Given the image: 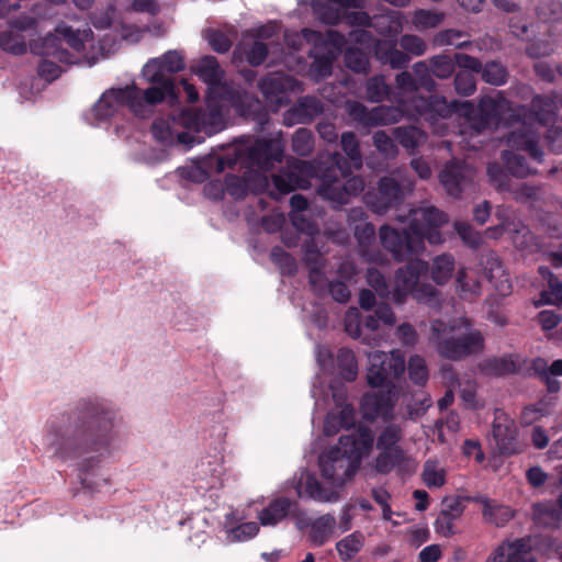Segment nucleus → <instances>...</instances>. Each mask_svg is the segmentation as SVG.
I'll return each mask as SVG.
<instances>
[{
  "mask_svg": "<svg viewBox=\"0 0 562 562\" xmlns=\"http://www.w3.org/2000/svg\"><path fill=\"white\" fill-rule=\"evenodd\" d=\"M115 419L116 412L109 402L81 400L71 409L47 422L46 446L61 460L91 452L102 456L114 440Z\"/></svg>",
  "mask_w": 562,
  "mask_h": 562,
  "instance_id": "nucleus-1",
  "label": "nucleus"
},
{
  "mask_svg": "<svg viewBox=\"0 0 562 562\" xmlns=\"http://www.w3.org/2000/svg\"><path fill=\"white\" fill-rule=\"evenodd\" d=\"M347 169L348 162L339 153L321 156L314 162L292 159L272 176V182L280 194H289L308 189L311 180L317 178L321 181L317 193L340 206L359 195L366 186L360 176L347 177Z\"/></svg>",
  "mask_w": 562,
  "mask_h": 562,
  "instance_id": "nucleus-2",
  "label": "nucleus"
},
{
  "mask_svg": "<svg viewBox=\"0 0 562 562\" xmlns=\"http://www.w3.org/2000/svg\"><path fill=\"white\" fill-rule=\"evenodd\" d=\"M372 441L370 430L364 427H358L351 434L341 436L338 446L318 459L322 475L330 487H325L314 475H307L305 493L308 497L321 503L337 502L339 495L336 488L356 474Z\"/></svg>",
  "mask_w": 562,
  "mask_h": 562,
  "instance_id": "nucleus-3",
  "label": "nucleus"
},
{
  "mask_svg": "<svg viewBox=\"0 0 562 562\" xmlns=\"http://www.w3.org/2000/svg\"><path fill=\"white\" fill-rule=\"evenodd\" d=\"M407 220L408 228L398 231L384 224L379 229L381 245L398 262L423 252L425 239L431 245L443 243L439 228L449 221V217L436 206L425 204L411 210Z\"/></svg>",
  "mask_w": 562,
  "mask_h": 562,
  "instance_id": "nucleus-4",
  "label": "nucleus"
},
{
  "mask_svg": "<svg viewBox=\"0 0 562 562\" xmlns=\"http://www.w3.org/2000/svg\"><path fill=\"white\" fill-rule=\"evenodd\" d=\"M368 360L367 382L371 387L380 390L368 392L362 396L363 416L369 420L381 418L384 422H391L398 396L394 382L405 371V358L401 350L394 349L390 352H370Z\"/></svg>",
  "mask_w": 562,
  "mask_h": 562,
  "instance_id": "nucleus-5",
  "label": "nucleus"
},
{
  "mask_svg": "<svg viewBox=\"0 0 562 562\" xmlns=\"http://www.w3.org/2000/svg\"><path fill=\"white\" fill-rule=\"evenodd\" d=\"M192 71L207 86V95L226 100L235 113L254 121L261 131L269 121V114L261 101L245 91L239 85L225 81V71L214 56H203Z\"/></svg>",
  "mask_w": 562,
  "mask_h": 562,
  "instance_id": "nucleus-6",
  "label": "nucleus"
},
{
  "mask_svg": "<svg viewBox=\"0 0 562 562\" xmlns=\"http://www.w3.org/2000/svg\"><path fill=\"white\" fill-rule=\"evenodd\" d=\"M429 340L441 358L452 361L483 351L485 342L483 334L465 317L431 321Z\"/></svg>",
  "mask_w": 562,
  "mask_h": 562,
  "instance_id": "nucleus-7",
  "label": "nucleus"
},
{
  "mask_svg": "<svg viewBox=\"0 0 562 562\" xmlns=\"http://www.w3.org/2000/svg\"><path fill=\"white\" fill-rule=\"evenodd\" d=\"M283 149L278 140L245 137L217 159L216 171L223 172L238 164L248 168L257 167L268 170L274 162L281 161Z\"/></svg>",
  "mask_w": 562,
  "mask_h": 562,
  "instance_id": "nucleus-8",
  "label": "nucleus"
},
{
  "mask_svg": "<svg viewBox=\"0 0 562 562\" xmlns=\"http://www.w3.org/2000/svg\"><path fill=\"white\" fill-rule=\"evenodd\" d=\"M184 68L183 55L179 50H168L161 57L149 59L142 74L151 86L145 89L147 103L154 105L169 99L175 101L178 95L171 74Z\"/></svg>",
  "mask_w": 562,
  "mask_h": 562,
  "instance_id": "nucleus-9",
  "label": "nucleus"
},
{
  "mask_svg": "<svg viewBox=\"0 0 562 562\" xmlns=\"http://www.w3.org/2000/svg\"><path fill=\"white\" fill-rule=\"evenodd\" d=\"M398 109L402 114L408 112L434 121L436 117H446L449 113L445 98L438 95L424 97L418 93L417 80L409 71H402L395 77Z\"/></svg>",
  "mask_w": 562,
  "mask_h": 562,
  "instance_id": "nucleus-10",
  "label": "nucleus"
},
{
  "mask_svg": "<svg viewBox=\"0 0 562 562\" xmlns=\"http://www.w3.org/2000/svg\"><path fill=\"white\" fill-rule=\"evenodd\" d=\"M121 106H127L136 116L145 119L151 115L154 104L147 103L144 90L132 85L105 91L93 105L92 112L98 120L103 121L117 113Z\"/></svg>",
  "mask_w": 562,
  "mask_h": 562,
  "instance_id": "nucleus-11",
  "label": "nucleus"
},
{
  "mask_svg": "<svg viewBox=\"0 0 562 562\" xmlns=\"http://www.w3.org/2000/svg\"><path fill=\"white\" fill-rule=\"evenodd\" d=\"M226 100L218 97L207 95L205 106L199 110L181 109L173 119V123H179L183 128L196 133H204L212 136L226 127L227 109Z\"/></svg>",
  "mask_w": 562,
  "mask_h": 562,
  "instance_id": "nucleus-12",
  "label": "nucleus"
},
{
  "mask_svg": "<svg viewBox=\"0 0 562 562\" xmlns=\"http://www.w3.org/2000/svg\"><path fill=\"white\" fill-rule=\"evenodd\" d=\"M413 190V182L400 171L382 177L376 191L367 193L364 196L367 205L376 214H384L390 209L397 207L405 199V195Z\"/></svg>",
  "mask_w": 562,
  "mask_h": 562,
  "instance_id": "nucleus-13",
  "label": "nucleus"
},
{
  "mask_svg": "<svg viewBox=\"0 0 562 562\" xmlns=\"http://www.w3.org/2000/svg\"><path fill=\"white\" fill-rule=\"evenodd\" d=\"M30 48L33 54L43 57L37 72L41 78L48 82L57 79L61 74L60 67L54 60L65 64L76 63L72 55L61 47L60 41L56 35H46L43 38L33 41Z\"/></svg>",
  "mask_w": 562,
  "mask_h": 562,
  "instance_id": "nucleus-14",
  "label": "nucleus"
},
{
  "mask_svg": "<svg viewBox=\"0 0 562 562\" xmlns=\"http://www.w3.org/2000/svg\"><path fill=\"white\" fill-rule=\"evenodd\" d=\"M345 109L349 116L367 127L394 124L402 119L401 110L395 106L379 105L368 110L361 102L348 100Z\"/></svg>",
  "mask_w": 562,
  "mask_h": 562,
  "instance_id": "nucleus-15",
  "label": "nucleus"
},
{
  "mask_svg": "<svg viewBox=\"0 0 562 562\" xmlns=\"http://www.w3.org/2000/svg\"><path fill=\"white\" fill-rule=\"evenodd\" d=\"M428 269V263L420 259H412L404 267L398 268L395 272L392 301L398 305L404 304Z\"/></svg>",
  "mask_w": 562,
  "mask_h": 562,
  "instance_id": "nucleus-16",
  "label": "nucleus"
},
{
  "mask_svg": "<svg viewBox=\"0 0 562 562\" xmlns=\"http://www.w3.org/2000/svg\"><path fill=\"white\" fill-rule=\"evenodd\" d=\"M474 179V169L458 160L448 162L440 172V182L447 193L460 198L462 192L471 187Z\"/></svg>",
  "mask_w": 562,
  "mask_h": 562,
  "instance_id": "nucleus-17",
  "label": "nucleus"
},
{
  "mask_svg": "<svg viewBox=\"0 0 562 562\" xmlns=\"http://www.w3.org/2000/svg\"><path fill=\"white\" fill-rule=\"evenodd\" d=\"M502 108L501 101L493 98H483L480 101L477 111L467 119L461 134L465 135L469 133L471 138L479 136L492 124L497 123L498 113Z\"/></svg>",
  "mask_w": 562,
  "mask_h": 562,
  "instance_id": "nucleus-18",
  "label": "nucleus"
},
{
  "mask_svg": "<svg viewBox=\"0 0 562 562\" xmlns=\"http://www.w3.org/2000/svg\"><path fill=\"white\" fill-rule=\"evenodd\" d=\"M492 434L501 454L510 456L518 451L515 423L501 409L495 412Z\"/></svg>",
  "mask_w": 562,
  "mask_h": 562,
  "instance_id": "nucleus-19",
  "label": "nucleus"
},
{
  "mask_svg": "<svg viewBox=\"0 0 562 562\" xmlns=\"http://www.w3.org/2000/svg\"><path fill=\"white\" fill-rule=\"evenodd\" d=\"M179 110L175 111L168 119H156L151 125L153 136L161 143H172L175 138L179 143L192 147L195 143H201L203 137L190 135L188 132H181L183 128L179 123H173L175 116Z\"/></svg>",
  "mask_w": 562,
  "mask_h": 562,
  "instance_id": "nucleus-20",
  "label": "nucleus"
},
{
  "mask_svg": "<svg viewBox=\"0 0 562 562\" xmlns=\"http://www.w3.org/2000/svg\"><path fill=\"white\" fill-rule=\"evenodd\" d=\"M540 134L535 131L531 124L526 122L513 130L507 136V144L509 147L525 150L529 156L538 162L542 161L543 151L539 146Z\"/></svg>",
  "mask_w": 562,
  "mask_h": 562,
  "instance_id": "nucleus-21",
  "label": "nucleus"
},
{
  "mask_svg": "<svg viewBox=\"0 0 562 562\" xmlns=\"http://www.w3.org/2000/svg\"><path fill=\"white\" fill-rule=\"evenodd\" d=\"M323 112L322 102L315 97H303L284 115L289 124L310 123Z\"/></svg>",
  "mask_w": 562,
  "mask_h": 562,
  "instance_id": "nucleus-22",
  "label": "nucleus"
},
{
  "mask_svg": "<svg viewBox=\"0 0 562 562\" xmlns=\"http://www.w3.org/2000/svg\"><path fill=\"white\" fill-rule=\"evenodd\" d=\"M463 512L464 505L459 498L446 499L443 508L434 524L436 532L443 537L454 535V524L462 516Z\"/></svg>",
  "mask_w": 562,
  "mask_h": 562,
  "instance_id": "nucleus-23",
  "label": "nucleus"
},
{
  "mask_svg": "<svg viewBox=\"0 0 562 562\" xmlns=\"http://www.w3.org/2000/svg\"><path fill=\"white\" fill-rule=\"evenodd\" d=\"M296 505L295 501L288 497H277L258 513V519L262 526H276L284 520Z\"/></svg>",
  "mask_w": 562,
  "mask_h": 562,
  "instance_id": "nucleus-24",
  "label": "nucleus"
},
{
  "mask_svg": "<svg viewBox=\"0 0 562 562\" xmlns=\"http://www.w3.org/2000/svg\"><path fill=\"white\" fill-rule=\"evenodd\" d=\"M374 462V469L380 474H389L394 469L403 471L406 469L409 458L403 448H381L379 449Z\"/></svg>",
  "mask_w": 562,
  "mask_h": 562,
  "instance_id": "nucleus-25",
  "label": "nucleus"
},
{
  "mask_svg": "<svg viewBox=\"0 0 562 562\" xmlns=\"http://www.w3.org/2000/svg\"><path fill=\"white\" fill-rule=\"evenodd\" d=\"M492 562H529V546L525 539L504 542L498 546L492 557Z\"/></svg>",
  "mask_w": 562,
  "mask_h": 562,
  "instance_id": "nucleus-26",
  "label": "nucleus"
},
{
  "mask_svg": "<svg viewBox=\"0 0 562 562\" xmlns=\"http://www.w3.org/2000/svg\"><path fill=\"white\" fill-rule=\"evenodd\" d=\"M519 369V359L514 355L487 358L480 363V370L488 376H504L516 373Z\"/></svg>",
  "mask_w": 562,
  "mask_h": 562,
  "instance_id": "nucleus-27",
  "label": "nucleus"
},
{
  "mask_svg": "<svg viewBox=\"0 0 562 562\" xmlns=\"http://www.w3.org/2000/svg\"><path fill=\"white\" fill-rule=\"evenodd\" d=\"M475 501L482 505L483 519L487 524L495 527H503L514 517V512L510 507L502 505L486 496H480Z\"/></svg>",
  "mask_w": 562,
  "mask_h": 562,
  "instance_id": "nucleus-28",
  "label": "nucleus"
},
{
  "mask_svg": "<svg viewBox=\"0 0 562 562\" xmlns=\"http://www.w3.org/2000/svg\"><path fill=\"white\" fill-rule=\"evenodd\" d=\"M558 111V100L552 95H536L531 100L530 112L535 121L542 125L554 123Z\"/></svg>",
  "mask_w": 562,
  "mask_h": 562,
  "instance_id": "nucleus-29",
  "label": "nucleus"
},
{
  "mask_svg": "<svg viewBox=\"0 0 562 562\" xmlns=\"http://www.w3.org/2000/svg\"><path fill=\"white\" fill-rule=\"evenodd\" d=\"M48 35H56L61 46L64 41L74 52L81 53L85 50L86 41L92 35V31L89 27L75 31L71 26L60 23L56 26L55 33Z\"/></svg>",
  "mask_w": 562,
  "mask_h": 562,
  "instance_id": "nucleus-30",
  "label": "nucleus"
},
{
  "mask_svg": "<svg viewBox=\"0 0 562 562\" xmlns=\"http://www.w3.org/2000/svg\"><path fill=\"white\" fill-rule=\"evenodd\" d=\"M259 89L267 101L281 105L286 101V88L281 76L273 74L259 81Z\"/></svg>",
  "mask_w": 562,
  "mask_h": 562,
  "instance_id": "nucleus-31",
  "label": "nucleus"
},
{
  "mask_svg": "<svg viewBox=\"0 0 562 562\" xmlns=\"http://www.w3.org/2000/svg\"><path fill=\"white\" fill-rule=\"evenodd\" d=\"M335 525L336 519L330 514L323 515L313 520L310 531L312 542L316 546H323L333 536Z\"/></svg>",
  "mask_w": 562,
  "mask_h": 562,
  "instance_id": "nucleus-32",
  "label": "nucleus"
},
{
  "mask_svg": "<svg viewBox=\"0 0 562 562\" xmlns=\"http://www.w3.org/2000/svg\"><path fill=\"white\" fill-rule=\"evenodd\" d=\"M562 516L554 503H540L533 506V520L542 527L558 528Z\"/></svg>",
  "mask_w": 562,
  "mask_h": 562,
  "instance_id": "nucleus-33",
  "label": "nucleus"
},
{
  "mask_svg": "<svg viewBox=\"0 0 562 562\" xmlns=\"http://www.w3.org/2000/svg\"><path fill=\"white\" fill-rule=\"evenodd\" d=\"M501 157L505 168L513 177L526 178L536 172V170L528 165L526 158L520 154L512 150H503Z\"/></svg>",
  "mask_w": 562,
  "mask_h": 562,
  "instance_id": "nucleus-34",
  "label": "nucleus"
},
{
  "mask_svg": "<svg viewBox=\"0 0 562 562\" xmlns=\"http://www.w3.org/2000/svg\"><path fill=\"white\" fill-rule=\"evenodd\" d=\"M454 268V257L450 254H441L432 260L431 278L437 284H445L452 277Z\"/></svg>",
  "mask_w": 562,
  "mask_h": 562,
  "instance_id": "nucleus-35",
  "label": "nucleus"
},
{
  "mask_svg": "<svg viewBox=\"0 0 562 562\" xmlns=\"http://www.w3.org/2000/svg\"><path fill=\"white\" fill-rule=\"evenodd\" d=\"M395 139L406 149H415L426 140V134L416 126H397L393 131Z\"/></svg>",
  "mask_w": 562,
  "mask_h": 562,
  "instance_id": "nucleus-36",
  "label": "nucleus"
},
{
  "mask_svg": "<svg viewBox=\"0 0 562 562\" xmlns=\"http://www.w3.org/2000/svg\"><path fill=\"white\" fill-rule=\"evenodd\" d=\"M391 92L392 88L383 75H376L367 80L366 94L370 102H382L390 98Z\"/></svg>",
  "mask_w": 562,
  "mask_h": 562,
  "instance_id": "nucleus-37",
  "label": "nucleus"
},
{
  "mask_svg": "<svg viewBox=\"0 0 562 562\" xmlns=\"http://www.w3.org/2000/svg\"><path fill=\"white\" fill-rule=\"evenodd\" d=\"M338 372L346 381H355L358 374V364L352 350L340 348L336 356Z\"/></svg>",
  "mask_w": 562,
  "mask_h": 562,
  "instance_id": "nucleus-38",
  "label": "nucleus"
},
{
  "mask_svg": "<svg viewBox=\"0 0 562 562\" xmlns=\"http://www.w3.org/2000/svg\"><path fill=\"white\" fill-rule=\"evenodd\" d=\"M376 57L382 64H387L393 69L404 68L409 61V57L397 49L395 45H379L376 48Z\"/></svg>",
  "mask_w": 562,
  "mask_h": 562,
  "instance_id": "nucleus-39",
  "label": "nucleus"
},
{
  "mask_svg": "<svg viewBox=\"0 0 562 562\" xmlns=\"http://www.w3.org/2000/svg\"><path fill=\"white\" fill-rule=\"evenodd\" d=\"M457 288L464 300H474L481 294L479 280L465 269H461L457 274Z\"/></svg>",
  "mask_w": 562,
  "mask_h": 562,
  "instance_id": "nucleus-40",
  "label": "nucleus"
},
{
  "mask_svg": "<svg viewBox=\"0 0 562 562\" xmlns=\"http://www.w3.org/2000/svg\"><path fill=\"white\" fill-rule=\"evenodd\" d=\"M468 37V35L459 30L448 29L442 30L435 34L432 38L434 46H454L457 48H465L471 45L469 40H463Z\"/></svg>",
  "mask_w": 562,
  "mask_h": 562,
  "instance_id": "nucleus-41",
  "label": "nucleus"
},
{
  "mask_svg": "<svg viewBox=\"0 0 562 562\" xmlns=\"http://www.w3.org/2000/svg\"><path fill=\"white\" fill-rule=\"evenodd\" d=\"M317 49L318 46H314L310 55L314 58V61L311 65V74L318 80L331 75L333 60L335 56L331 52L318 54Z\"/></svg>",
  "mask_w": 562,
  "mask_h": 562,
  "instance_id": "nucleus-42",
  "label": "nucleus"
},
{
  "mask_svg": "<svg viewBox=\"0 0 562 562\" xmlns=\"http://www.w3.org/2000/svg\"><path fill=\"white\" fill-rule=\"evenodd\" d=\"M422 477L427 487L438 488L446 483V470L437 460L429 459L424 463Z\"/></svg>",
  "mask_w": 562,
  "mask_h": 562,
  "instance_id": "nucleus-43",
  "label": "nucleus"
},
{
  "mask_svg": "<svg viewBox=\"0 0 562 562\" xmlns=\"http://www.w3.org/2000/svg\"><path fill=\"white\" fill-rule=\"evenodd\" d=\"M340 145L356 169L362 167V154L357 135L353 132H344L340 137Z\"/></svg>",
  "mask_w": 562,
  "mask_h": 562,
  "instance_id": "nucleus-44",
  "label": "nucleus"
},
{
  "mask_svg": "<svg viewBox=\"0 0 562 562\" xmlns=\"http://www.w3.org/2000/svg\"><path fill=\"white\" fill-rule=\"evenodd\" d=\"M536 13L543 23H557L562 20V2L561 0H538Z\"/></svg>",
  "mask_w": 562,
  "mask_h": 562,
  "instance_id": "nucleus-45",
  "label": "nucleus"
},
{
  "mask_svg": "<svg viewBox=\"0 0 562 562\" xmlns=\"http://www.w3.org/2000/svg\"><path fill=\"white\" fill-rule=\"evenodd\" d=\"M403 438V426L401 424L389 423L376 438V449L381 448H402L398 443Z\"/></svg>",
  "mask_w": 562,
  "mask_h": 562,
  "instance_id": "nucleus-46",
  "label": "nucleus"
},
{
  "mask_svg": "<svg viewBox=\"0 0 562 562\" xmlns=\"http://www.w3.org/2000/svg\"><path fill=\"white\" fill-rule=\"evenodd\" d=\"M363 547V536L353 532L336 543L337 552L341 560L352 559Z\"/></svg>",
  "mask_w": 562,
  "mask_h": 562,
  "instance_id": "nucleus-47",
  "label": "nucleus"
},
{
  "mask_svg": "<svg viewBox=\"0 0 562 562\" xmlns=\"http://www.w3.org/2000/svg\"><path fill=\"white\" fill-rule=\"evenodd\" d=\"M428 61L434 77L438 79H448L456 71L454 58L447 54L435 55Z\"/></svg>",
  "mask_w": 562,
  "mask_h": 562,
  "instance_id": "nucleus-48",
  "label": "nucleus"
},
{
  "mask_svg": "<svg viewBox=\"0 0 562 562\" xmlns=\"http://www.w3.org/2000/svg\"><path fill=\"white\" fill-rule=\"evenodd\" d=\"M413 76L417 80L419 88L425 89L428 92H435L437 90V82L434 79L429 61L420 60L413 65Z\"/></svg>",
  "mask_w": 562,
  "mask_h": 562,
  "instance_id": "nucleus-49",
  "label": "nucleus"
},
{
  "mask_svg": "<svg viewBox=\"0 0 562 562\" xmlns=\"http://www.w3.org/2000/svg\"><path fill=\"white\" fill-rule=\"evenodd\" d=\"M482 79L493 86H502L506 83L508 72L506 68L497 61L486 63L481 68Z\"/></svg>",
  "mask_w": 562,
  "mask_h": 562,
  "instance_id": "nucleus-50",
  "label": "nucleus"
},
{
  "mask_svg": "<svg viewBox=\"0 0 562 562\" xmlns=\"http://www.w3.org/2000/svg\"><path fill=\"white\" fill-rule=\"evenodd\" d=\"M314 148V136L307 128H299L292 137V150L302 157L308 156Z\"/></svg>",
  "mask_w": 562,
  "mask_h": 562,
  "instance_id": "nucleus-51",
  "label": "nucleus"
},
{
  "mask_svg": "<svg viewBox=\"0 0 562 562\" xmlns=\"http://www.w3.org/2000/svg\"><path fill=\"white\" fill-rule=\"evenodd\" d=\"M486 171L491 184L496 190L501 192L510 190V178L507 169H504L498 162H490Z\"/></svg>",
  "mask_w": 562,
  "mask_h": 562,
  "instance_id": "nucleus-52",
  "label": "nucleus"
},
{
  "mask_svg": "<svg viewBox=\"0 0 562 562\" xmlns=\"http://www.w3.org/2000/svg\"><path fill=\"white\" fill-rule=\"evenodd\" d=\"M274 49L268 47V44L266 42L261 41H254L251 45L248 47H245L244 54L246 57V60L251 66H259L261 65L269 54H274Z\"/></svg>",
  "mask_w": 562,
  "mask_h": 562,
  "instance_id": "nucleus-53",
  "label": "nucleus"
},
{
  "mask_svg": "<svg viewBox=\"0 0 562 562\" xmlns=\"http://www.w3.org/2000/svg\"><path fill=\"white\" fill-rule=\"evenodd\" d=\"M408 375L412 382L417 385H425L428 381V369L423 357L414 355L408 360Z\"/></svg>",
  "mask_w": 562,
  "mask_h": 562,
  "instance_id": "nucleus-54",
  "label": "nucleus"
},
{
  "mask_svg": "<svg viewBox=\"0 0 562 562\" xmlns=\"http://www.w3.org/2000/svg\"><path fill=\"white\" fill-rule=\"evenodd\" d=\"M346 67L355 72L366 74L370 64L368 56L359 48H348L345 53Z\"/></svg>",
  "mask_w": 562,
  "mask_h": 562,
  "instance_id": "nucleus-55",
  "label": "nucleus"
},
{
  "mask_svg": "<svg viewBox=\"0 0 562 562\" xmlns=\"http://www.w3.org/2000/svg\"><path fill=\"white\" fill-rule=\"evenodd\" d=\"M279 33L280 26L276 22H270L255 30L256 41H268V47L274 49L276 52L281 48V44L279 42Z\"/></svg>",
  "mask_w": 562,
  "mask_h": 562,
  "instance_id": "nucleus-56",
  "label": "nucleus"
},
{
  "mask_svg": "<svg viewBox=\"0 0 562 562\" xmlns=\"http://www.w3.org/2000/svg\"><path fill=\"white\" fill-rule=\"evenodd\" d=\"M373 145L376 150L386 159H393L397 156L398 149L391 136L384 131H376L373 134Z\"/></svg>",
  "mask_w": 562,
  "mask_h": 562,
  "instance_id": "nucleus-57",
  "label": "nucleus"
},
{
  "mask_svg": "<svg viewBox=\"0 0 562 562\" xmlns=\"http://www.w3.org/2000/svg\"><path fill=\"white\" fill-rule=\"evenodd\" d=\"M454 231L462 241L472 249H477L483 241L481 233L475 231L469 223L456 222Z\"/></svg>",
  "mask_w": 562,
  "mask_h": 562,
  "instance_id": "nucleus-58",
  "label": "nucleus"
},
{
  "mask_svg": "<svg viewBox=\"0 0 562 562\" xmlns=\"http://www.w3.org/2000/svg\"><path fill=\"white\" fill-rule=\"evenodd\" d=\"M0 47L13 55H22L26 52V44L22 36L12 32L0 33Z\"/></svg>",
  "mask_w": 562,
  "mask_h": 562,
  "instance_id": "nucleus-59",
  "label": "nucleus"
},
{
  "mask_svg": "<svg viewBox=\"0 0 562 562\" xmlns=\"http://www.w3.org/2000/svg\"><path fill=\"white\" fill-rule=\"evenodd\" d=\"M367 282L368 284L376 292V294L382 299H391L392 300V291H390L387 282L384 276L374 268H369L367 270Z\"/></svg>",
  "mask_w": 562,
  "mask_h": 562,
  "instance_id": "nucleus-60",
  "label": "nucleus"
},
{
  "mask_svg": "<svg viewBox=\"0 0 562 562\" xmlns=\"http://www.w3.org/2000/svg\"><path fill=\"white\" fill-rule=\"evenodd\" d=\"M224 190L235 200H243L248 193V183L244 178L227 175L224 181Z\"/></svg>",
  "mask_w": 562,
  "mask_h": 562,
  "instance_id": "nucleus-61",
  "label": "nucleus"
},
{
  "mask_svg": "<svg viewBox=\"0 0 562 562\" xmlns=\"http://www.w3.org/2000/svg\"><path fill=\"white\" fill-rule=\"evenodd\" d=\"M271 260L280 267L283 273L293 276L296 272L295 259L281 247H273L270 254Z\"/></svg>",
  "mask_w": 562,
  "mask_h": 562,
  "instance_id": "nucleus-62",
  "label": "nucleus"
},
{
  "mask_svg": "<svg viewBox=\"0 0 562 562\" xmlns=\"http://www.w3.org/2000/svg\"><path fill=\"white\" fill-rule=\"evenodd\" d=\"M453 85L457 93L462 97H470L476 90V80L474 74L470 71L457 72Z\"/></svg>",
  "mask_w": 562,
  "mask_h": 562,
  "instance_id": "nucleus-63",
  "label": "nucleus"
},
{
  "mask_svg": "<svg viewBox=\"0 0 562 562\" xmlns=\"http://www.w3.org/2000/svg\"><path fill=\"white\" fill-rule=\"evenodd\" d=\"M398 43L405 53L413 56H422L427 50L426 42L417 35L404 34L400 37Z\"/></svg>",
  "mask_w": 562,
  "mask_h": 562,
  "instance_id": "nucleus-64",
  "label": "nucleus"
}]
</instances>
